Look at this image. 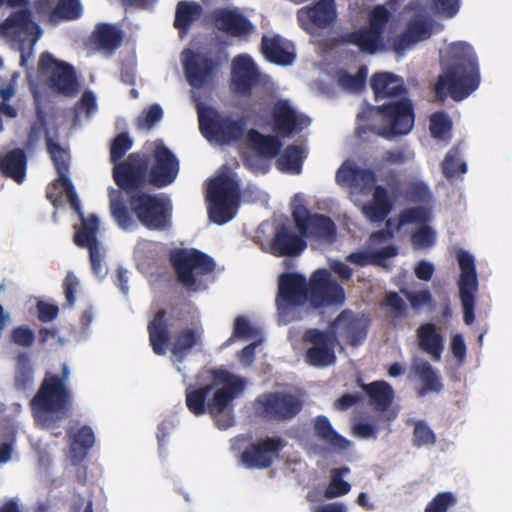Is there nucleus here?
Returning <instances> with one entry per match:
<instances>
[{
    "instance_id": "obj_29",
    "label": "nucleus",
    "mask_w": 512,
    "mask_h": 512,
    "mask_svg": "<svg viewBox=\"0 0 512 512\" xmlns=\"http://www.w3.org/2000/svg\"><path fill=\"white\" fill-rule=\"evenodd\" d=\"M343 43L357 46L362 53L373 55L384 46V36L369 27L347 32L341 36Z\"/></svg>"
},
{
    "instance_id": "obj_30",
    "label": "nucleus",
    "mask_w": 512,
    "mask_h": 512,
    "mask_svg": "<svg viewBox=\"0 0 512 512\" xmlns=\"http://www.w3.org/2000/svg\"><path fill=\"white\" fill-rule=\"evenodd\" d=\"M393 209V200L382 185L374 187L372 200L362 206V214L372 223L384 221Z\"/></svg>"
},
{
    "instance_id": "obj_24",
    "label": "nucleus",
    "mask_w": 512,
    "mask_h": 512,
    "mask_svg": "<svg viewBox=\"0 0 512 512\" xmlns=\"http://www.w3.org/2000/svg\"><path fill=\"white\" fill-rule=\"evenodd\" d=\"M307 247L300 234L296 235L286 225H279L270 244L271 253L276 257L299 256Z\"/></svg>"
},
{
    "instance_id": "obj_37",
    "label": "nucleus",
    "mask_w": 512,
    "mask_h": 512,
    "mask_svg": "<svg viewBox=\"0 0 512 512\" xmlns=\"http://www.w3.org/2000/svg\"><path fill=\"white\" fill-rule=\"evenodd\" d=\"M436 26L439 28L438 30L442 29V26L437 24V22L431 17L423 14H415L406 24V36L416 44L420 41L429 39L436 31Z\"/></svg>"
},
{
    "instance_id": "obj_53",
    "label": "nucleus",
    "mask_w": 512,
    "mask_h": 512,
    "mask_svg": "<svg viewBox=\"0 0 512 512\" xmlns=\"http://www.w3.org/2000/svg\"><path fill=\"white\" fill-rule=\"evenodd\" d=\"M82 14V7L79 0H59L52 11V16L64 20H76Z\"/></svg>"
},
{
    "instance_id": "obj_44",
    "label": "nucleus",
    "mask_w": 512,
    "mask_h": 512,
    "mask_svg": "<svg viewBox=\"0 0 512 512\" xmlns=\"http://www.w3.org/2000/svg\"><path fill=\"white\" fill-rule=\"evenodd\" d=\"M304 161V150L301 146L288 145L277 160V165L282 171L299 174Z\"/></svg>"
},
{
    "instance_id": "obj_34",
    "label": "nucleus",
    "mask_w": 512,
    "mask_h": 512,
    "mask_svg": "<svg viewBox=\"0 0 512 512\" xmlns=\"http://www.w3.org/2000/svg\"><path fill=\"white\" fill-rule=\"evenodd\" d=\"M247 141L252 150L268 159L276 157L282 148V142L276 135H264L256 129L247 132Z\"/></svg>"
},
{
    "instance_id": "obj_47",
    "label": "nucleus",
    "mask_w": 512,
    "mask_h": 512,
    "mask_svg": "<svg viewBox=\"0 0 512 512\" xmlns=\"http://www.w3.org/2000/svg\"><path fill=\"white\" fill-rule=\"evenodd\" d=\"M349 472L350 469L348 467L333 468L331 470L330 482L324 490V497L326 499H334L349 493L351 485L343 479V476Z\"/></svg>"
},
{
    "instance_id": "obj_42",
    "label": "nucleus",
    "mask_w": 512,
    "mask_h": 512,
    "mask_svg": "<svg viewBox=\"0 0 512 512\" xmlns=\"http://www.w3.org/2000/svg\"><path fill=\"white\" fill-rule=\"evenodd\" d=\"M81 227L74 235V242L78 247L90 250L93 247H99L97 233L99 229V219L95 215L89 216L87 219L81 215Z\"/></svg>"
},
{
    "instance_id": "obj_19",
    "label": "nucleus",
    "mask_w": 512,
    "mask_h": 512,
    "mask_svg": "<svg viewBox=\"0 0 512 512\" xmlns=\"http://www.w3.org/2000/svg\"><path fill=\"white\" fill-rule=\"evenodd\" d=\"M309 302V286L306 277L298 273H283L279 278L276 305L280 314L289 307Z\"/></svg>"
},
{
    "instance_id": "obj_2",
    "label": "nucleus",
    "mask_w": 512,
    "mask_h": 512,
    "mask_svg": "<svg viewBox=\"0 0 512 512\" xmlns=\"http://www.w3.org/2000/svg\"><path fill=\"white\" fill-rule=\"evenodd\" d=\"M212 384L186 389L188 410L195 416L208 413L215 425L225 430L235 424L234 400L245 390L246 380L225 369L211 372Z\"/></svg>"
},
{
    "instance_id": "obj_1",
    "label": "nucleus",
    "mask_w": 512,
    "mask_h": 512,
    "mask_svg": "<svg viewBox=\"0 0 512 512\" xmlns=\"http://www.w3.org/2000/svg\"><path fill=\"white\" fill-rule=\"evenodd\" d=\"M152 159L150 165V159L146 154L134 152L112 169V177L118 189L110 187L108 190L109 209L112 218L123 230L131 229L134 222L122 193L145 190L149 186L165 188L171 185L179 174V159L163 143L156 144Z\"/></svg>"
},
{
    "instance_id": "obj_26",
    "label": "nucleus",
    "mask_w": 512,
    "mask_h": 512,
    "mask_svg": "<svg viewBox=\"0 0 512 512\" xmlns=\"http://www.w3.org/2000/svg\"><path fill=\"white\" fill-rule=\"evenodd\" d=\"M166 315V310H158L147 325L150 345L153 352L159 356H163L167 353L171 338Z\"/></svg>"
},
{
    "instance_id": "obj_54",
    "label": "nucleus",
    "mask_w": 512,
    "mask_h": 512,
    "mask_svg": "<svg viewBox=\"0 0 512 512\" xmlns=\"http://www.w3.org/2000/svg\"><path fill=\"white\" fill-rule=\"evenodd\" d=\"M367 74L368 69L366 66H361L354 75L342 72L339 75V84L351 91H361L365 87Z\"/></svg>"
},
{
    "instance_id": "obj_20",
    "label": "nucleus",
    "mask_w": 512,
    "mask_h": 512,
    "mask_svg": "<svg viewBox=\"0 0 512 512\" xmlns=\"http://www.w3.org/2000/svg\"><path fill=\"white\" fill-rule=\"evenodd\" d=\"M182 64L188 83L194 88H202L220 65L217 59L207 53L185 49L181 54Z\"/></svg>"
},
{
    "instance_id": "obj_39",
    "label": "nucleus",
    "mask_w": 512,
    "mask_h": 512,
    "mask_svg": "<svg viewBox=\"0 0 512 512\" xmlns=\"http://www.w3.org/2000/svg\"><path fill=\"white\" fill-rule=\"evenodd\" d=\"M202 330L197 328H185L179 331L171 347V353L179 360L183 361L190 353L191 349L201 344Z\"/></svg>"
},
{
    "instance_id": "obj_14",
    "label": "nucleus",
    "mask_w": 512,
    "mask_h": 512,
    "mask_svg": "<svg viewBox=\"0 0 512 512\" xmlns=\"http://www.w3.org/2000/svg\"><path fill=\"white\" fill-rule=\"evenodd\" d=\"M292 218L299 234L322 242L333 243L336 239L337 228L333 220L326 215L314 213L303 206H297L292 211Z\"/></svg>"
},
{
    "instance_id": "obj_21",
    "label": "nucleus",
    "mask_w": 512,
    "mask_h": 512,
    "mask_svg": "<svg viewBox=\"0 0 512 512\" xmlns=\"http://www.w3.org/2000/svg\"><path fill=\"white\" fill-rule=\"evenodd\" d=\"M334 0H319L313 5L304 6L297 11L299 26L308 34H315L318 29L330 27L336 20Z\"/></svg>"
},
{
    "instance_id": "obj_6",
    "label": "nucleus",
    "mask_w": 512,
    "mask_h": 512,
    "mask_svg": "<svg viewBox=\"0 0 512 512\" xmlns=\"http://www.w3.org/2000/svg\"><path fill=\"white\" fill-rule=\"evenodd\" d=\"M132 212L148 230L163 231L172 226L171 201L160 194H150L145 190L125 193Z\"/></svg>"
},
{
    "instance_id": "obj_9",
    "label": "nucleus",
    "mask_w": 512,
    "mask_h": 512,
    "mask_svg": "<svg viewBox=\"0 0 512 512\" xmlns=\"http://www.w3.org/2000/svg\"><path fill=\"white\" fill-rule=\"evenodd\" d=\"M302 408L300 398L286 392L263 393L254 401L256 415L267 421H289L296 417Z\"/></svg>"
},
{
    "instance_id": "obj_62",
    "label": "nucleus",
    "mask_w": 512,
    "mask_h": 512,
    "mask_svg": "<svg viewBox=\"0 0 512 512\" xmlns=\"http://www.w3.org/2000/svg\"><path fill=\"white\" fill-rule=\"evenodd\" d=\"M413 309L417 310L424 306H430L433 302L432 295L429 290H420L417 292H410L401 290Z\"/></svg>"
},
{
    "instance_id": "obj_3",
    "label": "nucleus",
    "mask_w": 512,
    "mask_h": 512,
    "mask_svg": "<svg viewBox=\"0 0 512 512\" xmlns=\"http://www.w3.org/2000/svg\"><path fill=\"white\" fill-rule=\"evenodd\" d=\"M70 369L62 364L61 374L46 372L43 381L30 401L34 420L43 428H53L68 416L72 405L71 391L67 386Z\"/></svg>"
},
{
    "instance_id": "obj_16",
    "label": "nucleus",
    "mask_w": 512,
    "mask_h": 512,
    "mask_svg": "<svg viewBox=\"0 0 512 512\" xmlns=\"http://www.w3.org/2000/svg\"><path fill=\"white\" fill-rule=\"evenodd\" d=\"M309 303L314 308L342 305L345 301L344 288L332 278L327 269L314 271L308 283Z\"/></svg>"
},
{
    "instance_id": "obj_15",
    "label": "nucleus",
    "mask_w": 512,
    "mask_h": 512,
    "mask_svg": "<svg viewBox=\"0 0 512 512\" xmlns=\"http://www.w3.org/2000/svg\"><path fill=\"white\" fill-rule=\"evenodd\" d=\"M38 68L42 74L50 73L49 86L55 92L65 96H74L78 93V80L72 65L57 60L49 52H43Z\"/></svg>"
},
{
    "instance_id": "obj_56",
    "label": "nucleus",
    "mask_w": 512,
    "mask_h": 512,
    "mask_svg": "<svg viewBox=\"0 0 512 512\" xmlns=\"http://www.w3.org/2000/svg\"><path fill=\"white\" fill-rule=\"evenodd\" d=\"M413 445L415 447L429 446L436 443V435L429 425L422 420L414 423Z\"/></svg>"
},
{
    "instance_id": "obj_23",
    "label": "nucleus",
    "mask_w": 512,
    "mask_h": 512,
    "mask_svg": "<svg viewBox=\"0 0 512 512\" xmlns=\"http://www.w3.org/2000/svg\"><path fill=\"white\" fill-rule=\"evenodd\" d=\"M274 131L282 136H290L301 131L310 124V119L304 115H298L287 100H278L272 110Z\"/></svg>"
},
{
    "instance_id": "obj_4",
    "label": "nucleus",
    "mask_w": 512,
    "mask_h": 512,
    "mask_svg": "<svg viewBox=\"0 0 512 512\" xmlns=\"http://www.w3.org/2000/svg\"><path fill=\"white\" fill-rule=\"evenodd\" d=\"M4 4L20 8L0 23V36L19 45L20 64L24 66L32 56L33 45L40 37V27L33 20V13L29 9L30 0H0V7Z\"/></svg>"
},
{
    "instance_id": "obj_55",
    "label": "nucleus",
    "mask_w": 512,
    "mask_h": 512,
    "mask_svg": "<svg viewBox=\"0 0 512 512\" xmlns=\"http://www.w3.org/2000/svg\"><path fill=\"white\" fill-rule=\"evenodd\" d=\"M430 10L445 19H451L460 10L461 0H428Z\"/></svg>"
},
{
    "instance_id": "obj_50",
    "label": "nucleus",
    "mask_w": 512,
    "mask_h": 512,
    "mask_svg": "<svg viewBox=\"0 0 512 512\" xmlns=\"http://www.w3.org/2000/svg\"><path fill=\"white\" fill-rule=\"evenodd\" d=\"M133 140L127 132H121L116 135L110 145V162L119 164L125 154L131 149Z\"/></svg>"
},
{
    "instance_id": "obj_32",
    "label": "nucleus",
    "mask_w": 512,
    "mask_h": 512,
    "mask_svg": "<svg viewBox=\"0 0 512 512\" xmlns=\"http://www.w3.org/2000/svg\"><path fill=\"white\" fill-rule=\"evenodd\" d=\"M68 435L71 437L69 448L70 458L74 464L82 462L88 455L89 450L95 443V435L92 428L84 425Z\"/></svg>"
},
{
    "instance_id": "obj_57",
    "label": "nucleus",
    "mask_w": 512,
    "mask_h": 512,
    "mask_svg": "<svg viewBox=\"0 0 512 512\" xmlns=\"http://www.w3.org/2000/svg\"><path fill=\"white\" fill-rule=\"evenodd\" d=\"M456 503L457 498L452 492H440L427 504L424 512H448Z\"/></svg>"
},
{
    "instance_id": "obj_17",
    "label": "nucleus",
    "mask_w": 512,
    "mask_h": 512,
    "mask_svg": "<svg viewBox=\"0 0 512 512\" xmlns=\"http://www.w3.org/2000/svg\"><path fill=\"white\" fill-rule=\"evenodd\" d=\"M285 446L281 437H266L247 445L240 454V461L248 469H268Z\"/></svg>"
},
{
    "instance_id": "obj_5",
    "label": "nucleus",
    "mask_w": 512,
    "mask_h": 512,
    "mask_svg": "<svg viewBox=\"0 0 512 512\" xmlns=\"http://www.w3.org/2000/svg\"><path fill=\"white\" fill-rule=\"evenodd\" d=\"M480 84V72L477 56L470 49L449 66L444 74L438 76L435 95L444 101L450 96L454 101H461L474 92Z\"/></svg>"
},
{
    "instance_id": "obj_33",
    "label": "nucleus",
    "mask_w": 512,
    "mask_h": 512,
    "mask_svg": "<svg viewBox=\"0 0 512 512\" xmlns=\"http://www.w3.org/2000/svg\"><path fill=\"white\" fill-rule=\"evenodd\" d=\"M261 52L265 58L277 65H291L295 60V54L289 52L283 45V39L279 35L269 37L263 35L261 39Z\"/></svg>"
},
{
    "instance_id": "obj_60",
    "label": "nucleus",
    "mask_w": 512,
    "mask_h": 512,
    "mask_svg": "<svg viewBox=\"0 0 512 512\" xmlns=\"http://www.w3.org/2000/svg\"><path fill=\"white\" fill-rule=\"evenodd\" d=\"M411 240L415 247L428 248L435 244L436 234L431 227L425 225L412 234Z\"/></svg>"
},
{
    "instance_id": "obj_25",
    "label": "nucleus",
    "mask_w": 512,
    "mask_h": 512,
    "mask_svg": "<svg viewBox=\"0 0 512 512\" xmlns=\"http://www.w3.org/2000/svg\"><path fill=\"white\" fill-rule=\"evenodd\" d=\"M376 100L404 96L408 90L403 79L391 72H377L370 79Z\"/></svg>"
},
{
    "instance_id": "obj_49",
    "label": "nucleus",
    "mask_w": 512,
    "mask_h": 512,
    "mask_svg": "<svg viewBox=\"0 0 512 512\" xmlns=\"http://www.w3.org/2000/svg\"><path fill=\"white\" fill-rule=\"evenodd\" d=\"M46 148L49 153L57 174L69 173V154L59 143L55 142L49 135L45 137Z\"/></svg>"
},
{
    "instance_id": "obj_36",
    "label": "nucleus",
    "mask_w": 512,
    "mask_h": 512,
    "mask_svg": "<svg viewBox=\"0 0 512 512\" xmlns=\"http://www.w3.org/2000/svg\"><path fill=\"white\" fill-rule=\"evenodd\" d=\"M398 254V248L394 245H388L374 252L356 251L347 256V261L365 267L374 265L387 267L386 259L395 257Z\"/></svg>"
},
{
    "instance_id": "obj_35",
    "label": "nucleus",
    "mask_w": 512,
    "mask_h": 512,
    "mask_svg": "<svg viewBox=\"0 0 512 512\" xmlns=\"http://www.w3.org/2000/svg\"><path fill=\"white\" fill-rule=\"evenodd\" d=\"M360 387L368 395L371 405L378 411H386L393 402V388L384 380L362 383Z\"/></svg>"
},
{
    "instance_id": "obj_64",
    "label": "nucleus",
    "mask_w": 512,
    "mask_h": 512,
    "mask_svg": "<svg viewBox=\"0 0 512 512\" xmlns=\"http://www.w3.org/2000/svg\"><path fill=\"white\" fill-rule=\"evenodd\" d=\"M37 317L41 322H51L57 318L59 314V308L55 304H50L44 301H39L36 305Z\"/></svg>"
},
{
    "instance_id": "obj_22",
    "label": "nucleus",
    "mask_w": 512,
    "mask_h": 512,
    "mask_svg": "<svg viewBox=\"0 0 512 512\" xmlns=\"http://www.w3.org/2000/svg\"><path fill=\"white\" fill-rule=\"evenodd\" d=\"M259 81V72L253 59L246 54L238 55L232 63V87L235 93L249 97Z\"/></svg>"
},
{
    "instance_id": "obj_11",
    "label": "nucleus",
    "mask_w": 512,
    "mask_h": 512,
    "mask_svg": "<svg viewBox=\"0 0 512 512\" xmlns=\"http://www.w3.org/2000/svg\"><path fill=\"white\" fill-rule=\"evenodd\" d=\"M170 262L178 281L185 287H192L196 284L194 271L206 275L215 269L214 260L197 249H176L170 254Z\"/></svg>"
},
{
    "instance_id": "obj_41",
    "label": "nucleus",
    "mask_w": 512,
    "mask_h": 512,
    "mask_svg": "<svg viewBox=\"0 0 512 512\" xmlns=\"http://www.w3.org/2000/svg\"><path fill=\"white\" fill-rule=\"evenodd\" d=\"M92 40L99 49L112 52L120 46L122 32L110 23H100L92 33Z\"/></svg>"
},
{
    "instance_id": "obj_61",
    "label": "nucleus",
    "mask_w": 512,
    "mask_h": 512,
    "mask_svg": "<svg viewBox=\"0 0 512 512\" xmlns=\"http://www.w3.org/2000/svg\"><path fill=\"white\" fill-rule=\"evenodd\" d=\"M10 338L17 346L30 347L35 341V333L27 326H18L11 331Z\"/></svg>"
},
{
    "instance_id": "obj_46",
    "label": "nucleus",
    "mask_w": 512,
    "mask_h": 512,
    "mask_svg": "<svg viewBox=\"0 0 512 512\" xmlns=\"http://www.w3.org/2000/svg\"><path fill=\"white\" fill-rule=\"evenodd\" d=\"M34 382V370L30 358L25 353L17 357L14 386L19 391L31 388Z\"/></svg>"
},
{
    "instance_id": "obj_7",
    "label": "nucleus",
    "mask_w": 512,
    "mask_h": 512,
    "mask_svg": "<svg viewBox=\"0 0 512 512\" xmlns=\"http://www.w3.org/2000/svg\"><path fill=\"white\" fill-rule=\"evenodd\" d=\"M208 216L211 222L224 225L231 221L240 204L241 192L238 182L222 174L213 178L207 187Z\"/></svg>"
},
{
    "instance_id": "obj_10",
    "label": "nucleus",
    "mask_w": 512,
    "mask_h": 512,
    "mask_svg": "<svg viewBox=\"0 0 512 512\" xmlns=\"http://www.w3.org/2000/svg\"><path fill=\"white\" fill-rule=\"evenodd\" d=\"M250 117L248 113L239 119H233L228 115L223 116L218 113L206 115L201 112L199 127L207 139H214L221 144H231L243 138Z\"/></svg>"
},
{
    "instance_id": "obj_45",
    "label": "nucleus",
    "mask_w": 512,
    "mask_h": 512,
    "mask_svg": "<svg viewBox=\"0 0 512 512\" xmlns=\"http://www.w3.org/2000/svg\"><path fill=\"white\" fill-rule=\"evenodd\" d=\"M441 170L444 177L448 180L467 172V164L462 159L461 149L459 146H453L445 155L441 163Z\"/></svg>"
},
{
    "instance_id": "obj_58",
    "label": "nucleus",
    "mask_w": 512,
    "mask_h": 512,
    "mask_svg": "<svg viewBox=\"0 0 512 512\" xmlns=\"http://www.w3.org/2000/svg\"><path fill=\"white\" fill-rule=\"evenodd\" d=\"M428 219L427 211L423 207H411L404 209L398 218L397 228L400 229L404 225L411 223H423Z\"/></svg>"
},
{
    "instance_id": "obj_31",
    "label": "nucleus",
    "mask_w": 512,
    "mask_h": 512,
    "mask_svg": "<svg viewBox=\"0 0 512 512\" xmlns=\"http://www.w3.org/2000/svg\"><path fill=\"white\" fill-rule=\"evenodd\" d=\"M27 155L22 148H15L6 154L0 153V173L21 184L26 177Z\"/></svg>"
},
{
    "instance_id": "obj_48",
    "label": "nucleus",
    "mask_w": 512,
    "mask_h": 512,
    "mask_svg": "<svg viewBox=\"0 0 512 512\" xmlns=\"http://www.w3.org/2000/svg\"><path fill=\"white\" fill-rule=\"evenodd\" d=\"M452 125V120L444 111H436L430 116L429 131L434 139L449 141Z\"/></svg>"
},
{
    "instance_id": "obj_43",
    "label": "nucleus",
    "mask_w": 512,
    "mask_h": 512,
    "mask_svg": "<svg viewBox=\"0 0 512 512\" xmlns=\"http://www.w3.org/2000/svg\"><path fill=\"white\" fill-rule=\"evenodd\" d=\"M202 14V7L197 2L180 1L176 6L174 27L186 33L191 24Z\"/></svg>"
},
{
    "instance_id": "obj_38",
    "label": "nucleus",
    "mask_w": 512,
    "mask_h": 512,
    "mask_svg": "<svg viewBox=\"0 0 512 512\" xmlns=\"http://www.w3.org/2000/svg\"><path fill=\"white\" fill-rule=\"evenodd\" d=\"M417 336L420 348L430 354L433 359L439 360L443 351V337L437 331L435 324H422L417 330Z\"/></svg>"
},
{
    "instance_id": "obj_63",
    "label": "nucleus",
    "mask_w": 512,
    "mask_h": 512,
    "mask_svg": "<svg viewBox=\"0 0 512 512\" xmlns=\"http://www.w3.org/2000/svg\"><path fill=\"white\" fill-rule=\"evenodd\" d=\"M384 305L390 308L393 316L396 318H400L405 315L406 304L396 292H389L386 294Z\"/></svg>"
},
{
    "instance_id": "obj_27",
    "label": "nucleus",
    "mask_w": 512,
    "mask_h": 512,
    "mask_svg": "<svg viewBox=\"0 0 512 512\" xmlns=\"http://www.w3.org/2000/svg\"><path fill=\"white\" fill-rule=\"evenodd\" d=\"M214 18L219 30L234 37L249 35L254 29L252 23L245 16L229 9L216 10Z\"/></svg>"
},
{
    "instance_id": "obj_28",
    "label": "nucleus",
    "mask_w": 512,
    "mask_h": 512,
    "mask_svg": "<svg viewBox=\"0 0 512 512\" xmlns=\"http://www.w3.org/2000/svg\"><path fill=\"white\" fill-rule=\"evenodd\" d=\"M314 435L335 452L346 451L351 442L339 434L332 426L330 420L324 415H318L313 420Z\"/></svg>"
},
{
    "instance_id": "obj_52",
    "label": "nucleus",
    "mask_w": 512,
    "mask_h": 512,
    "mask_svg": "<svg viewBox=\"0 0 512 512\" xmlns=\"http://www.w3.org/2000/svg\"><path fill=\"white\" fill-rule=\"evenodd\" d=\"M391 18V12L384 5H376L369 13L368 26L384 36L386 26Z\"/></svg>"
},
{
    "instance_id": "obj_40",
    "label": "nucleus",
    "mask_w": 512,
    "mask_h": 512,
    "mask_svg": "<svg viewBox=\"0 0 512 512\" xmlns=\"http://www.w3.org/2000/svg\"><path fill=\"white\" fill-rule=\"evenodd\" d=\"M412 372L422 382V387L418 390V396L423 397L429 392H440L443 385L439 376L427 361L414 363L411 367Z\"/></svg>"
},
{
    "instance_id": "obj_51",
    "label": "nucleus",
    "mask_w": 512,
    "mask_h": 512,
    "mask_svg": "<svg viewBox=\"0 0 512 512\" xmlns=\"http://www.w3.org/2000/svg\"><path fill=\"white\" fill-rule=\"evenodd\" d=\"M350 177H352V186L359 188L361 191L371 189L376 182V174L371 169L365 168H349L346 170Z\"/></svg>"
},
{
    "instance_id": "obj_59",
    "label": "nucleus",
    "mask_w": 512,
    "mask_h": 512,
    "mask_svg": "<svg viewBox=\"0 0 512 512\" xmlns=\"http://www.w3.org/2000/svg\"><path fill=\"white\" fill-rule=\"evenodd\" d=\"M162 118L163 110L161 106L159 104H153L138 117V126L140 128L151 129Z\"/></svg>"
},
{
    "instance_id": "obj_12",
    "label": "nucleus",
    "mask_w": 512,
    "mask_h": 512,
    "mask_svg": "<svg viewBox=\"0 0 512 512\" xmlns=\"http://www.w3.org/2000/svg\"><path fill=\"white\" fill-rule=\"evenodd\" d=\"M457 260L461 270L458 287L463 308V320L465 324L471 325L475 320V302L479 284L475 259L469 252L461 250L457 254Z\"/></svg>"
},
{
    "instance_id": "obj_8",
    "label": "nucleus",
    "mask_w": 512,
    "mask_h": 512,
    "mask_svg": "<svg viewBox=\"0 0 512 512\" xmlns=\"http://www.w3.org/2000/svg\"><path fill=\"white\" fill-rule=\"evenodd\" d=\"M373 114L379 116L383 122L375 130V133L387 139L406 135L414 126V106L407 97L380 106L369 107L367 109V118Z\"/></svg>"
},
{
    "instance_id": "obj_18",
    "label": "nucleus",
    "mask_w": 512,
    "mask_h": 512,
    "mask_svg": "<svg viewBox=\"0 0 512 512\" xmlns=\"http://www.w3.org/2000/svg\"><path fill=\"white\" fill-rule=\"evenodd\" d=\"M370 320L368 317L353 312L350 309L342 310L330 325L331 332L342 338L348 345L356 347L361 345L368 334Z\"/></svg>"
},
{
    "instance_id": "obj_13",
    "label": "nucleus",
    "mask_w": 512,
    "mask_h": 512,
    "mask_svg": "<svg viewBox=\"0 0 512 512\" xmlns=\"http://www.w3.org/2000/svg\"><path fill=\"white\" fill-rule=\"evenodd\" d=\"M303 341L310 344L305 353L307 364L317 368H324L336 363L335 348L338 344V339L334 332L310 328L305 331Z\"/></svg>"
}]
</instances>
